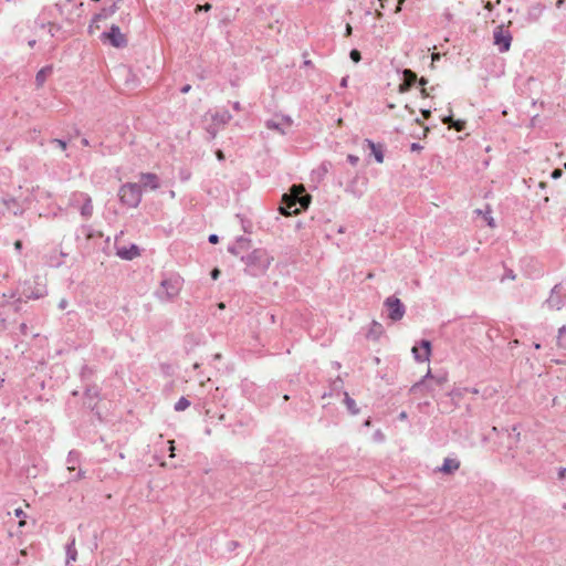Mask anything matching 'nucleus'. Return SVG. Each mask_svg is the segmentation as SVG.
Returning <instances> with one entry per match:
<instances>
[{"label": "nucleus", "mask_w": 566, "mask_h": 566, "mask_svg": "<svg viewBox=\"0 0 566 566\" xmlns=\"http://www.w3.org/2000/svg\"><path fill=\"white\" fill-rule=\"evenodd\" d=\"M565 168H566V163H565Z\"/></svg>", "instance_id": "nucleus-51"}, {"label": "nucleus", "mask_w": 566, "mask_h": 566, "mask_svg": "<svg viewBox=\"0 0 566 566\" xmlns=\"http://www.w3.org/2000/svg\"><path fill=\"white\" fill-rule=\"evenodd\" d=\"M81 214L85 218V219H88L92 217L93 214V203H92V199L88 197V196H84V203L83 206L81 207Z\"/></svg>", "instance_id": "nucleus-13"}, {"label": "nucleus", "mask_w": 566, "mask_h": 566, "mask_svg": "<svg viewBox=\"0 0 566 566\" xmlns=\"http://www.w3.org/2000/svg\"><path fill=\"white\" fill-rule=\"evenodd\" d=\"M20 555L21 556H27L28 555V549L27 548H23L20 551Z\"/></svg>", "instance_id": "nucleus-42"}, {"label": "nucleus", "mask_w": 566, "mask_h": 566, "mask_svg": "<svg viewBox=\"0 0 566 566\" xmlns=\"http://www.w3.org/2000/svg\"><path fill=\"white\" fill-rule=\"evenodd\" d=\"M444 124H449L450 127H453L455 130L461 132L464 129L465 122L463 120H453L452 117H444Z\"/></svg>", "instance_id": "nucleus-18"}, {"label": "nucleus", "mask_w": 566, "mask_h": 566, "mask_svg": "<svg viewBox=\"0 0 566 566\" xmlns=\"http://www.w3.org/2000/svg\"><path fill=\"white\" fill-rule=\"evenodd\" d=\"M512 36L503 25H499L494 30V44L499 48L500 52H506L510 50Z\"/></svg>", "instance_id": "nucleus-5"}, {"label": "nucleus", "mask_w": 566, "mask_h": 566, "mask_svg": "<svg viewBox=\"0 0 566 566\" xmlns=\"http://www.w3.org/2000/svg\"><path fill=\"white\" fill-rule=\"evenodd\" d=\"M485 9H488L489 11H491V10L493 9V4H492V2H490V1H489V2H486V4H485Z\"/></svg>", "instance_id": "nucleus-37"}, {"label": "nucleus", "mask_w": 566, "mask_h": 566, "mask_svg": "<svg viewBox=\"0 0 566 566\" xmlns=\"http://www.w3.org/2000/svg\"><path fill=\"white\" fill-rule=\"evenodd\" d=\"M117 10V6L114 3L108 10H103L102 13L97 14L94 18V21L90 25V32L93 33L95 30L99 29V25L97 24V21L104 17H107L108 14H114Z\"/></svg>", "instance_id": "nucleus-12"}, {"label": "nucleus", "mask_w": 566, "mask_h": 566, "mask_svg": "<svg viewBox=\"0 0 566 566\" xmlns=\"http://www.w3.org/2000/svg\"><path fill=\"white\" fill-rule=\"evenodd\" d=\"M14 514H15L17 517L21 518L20 522H19V526L21 527V526L25 525V520H24L25 514L22 511V509H17L14 511Z\"/></svg>", "instance_id": "nucleus-21"}, {"label": "nucleus", "mask_w": 566, "mask_h": 566, "mask_svg": "<svg viewBox=\"0 0 566 566\" xmlns=\"http://www.w3.org/2000/svg\"><path fill=\"white\" fill-rule=\"evenodd\" d=\"M66 306H67V301H66V300H64V298H63V300H61V301H60V303H59V307H60L61 310H64V308H66Z\"/></svg>", "instance_id": "nucleus-31"}, {"label": "nucleus", "mask_w": 566, "mask_h": 566, "mask_svg": "<svg viewBox=\"0 0 566 566\" xmlns=\"http://www.w3.org/2000/svg\"><path fill=\"white\" fill-rule=\"evenodd\" d=\"M210 9H211V4H210V3H206V4H203V6H200V4H199V6H197V9H196V10H197V11H199V10L209 11Z\"/></svg>", "instance_id": "nucleus-26"}, {"label": "nucleus", "mask_w": 566, "mask_h": 566, "mask_svg": "<svg viewBox=\"0 0 566 566\" xmlns=\"http://www.w3.org/2000/svg\"><path fill=\"white\" fill-rule=\"evenodd\" d=\"M347 159H348V161H349L353 166L357 165V163H358V160H359V159H358V157H357V156H354V155H348Z\"/></svg>", "instance_id": "nucleus-25"}, {"label": "nucleus", "mask_w": 566, "mask_h": 566, "mask_svg": "<svg viewBox=\"0 0 566 566\" xmlns=\"http://www.w3.org/2000/svg\"><path fill=\"white\" fill-rule=\"evenodd\" d=\"M412 353H413L415 358H416L417 360H419V361H424V360H423V353L421 354V353H420V349H419L418 347L413 346V347H412Z\"/></svg>", "instance_id": "nucleus-23"}, {"label": "nucleus", "mask_w": 566, "mask_h": 566, "mask_svg": "<svg viewBox=\"0 0 566 566\" xmlns=\"http://www.w3.org/2000/svg\"><path fill=\"white\" fill-rule=\"evenodd\" d=\"M422 115H423L424 118H429L430 111H422Z\"/></svg>", "instance_id": "nucleus-40"}, {"label": "nucleus", "mask_w": 566, "mask_h": 566, "mask_svg": "<svg viewBox=\"0 0 566 566\" xmlns=\"http://www.w3.org/2000/svg\"><path fill=\"white\" fill-rule=\"evenodd\" d=\"M119 200L128 207H137L142 200V190L138 184L128 182L118 191Z\"/></svg>", "instance_id": "nucleus-2"}, {"label": "nucleus", "mask_w": 566, "mask_h": 566, "mask_svg": "<svg viewBox=\"0 0 566 566\" xmlns=\"http://www.w3.org/2000/svg\"><path fill=\"white\" fill-rule=\"evenodd\" d=\"M385 306L389 311V318L400 321L405 315V307L399 298L390 296L385 301Z\"/></svg>", "instance_id": "nucleus-7"}, {"label": "nucleus", "mask_w": 566, "mask_h": 566, "mask_svg": "<svg viewBox=\"0 0 566 566\" xmlns=\"http://www.w3.org/2000/svg\"><path fill=\"white\" fill-rule=\"evenodd\" d=\"M421 94H422L423 97L428 96V93H427L424 86L421 88Z\"/></svg>", "instance_id": "nucleus-44"}, {"label": "nucleus", "mask_w": 566, "mask_h": 566, "mask_svg": "<svg viewBox=\"0 0 566 566\" xmlns=\"http://www.w3.org/2000/svg\"><path fill=\"white\" fill-rule=\"evenodd\" d=\"M344 402L352 415L358 413L359 409L357 408L356 401L353 398H350L347 392H345Z\"/></svg>", "instance_id": "nucleus-17"}, {"label": "nucleus", "mask_w": 566, "mask_h": 566, "mask_svg": "<svg viewBox=\"0 0 566 566\" xmlns=\"http://www.w3.org/2000/svg\"><path fill=\"white\" fill-rule=\"evenodd\" d=\"M402 2H403V0H398V6H397L395 12H399L401 10Z\"/></svg>", "instance_id": "nucleus-34"}, {"label": "nucleus", "mask_w": 566, "mask_h": 566, "mask_svg": "<svg viewBox=\"0 0 566 566\" xmlns=\"http://www.w3.org/2000/svg\"><path fill=\"white\" fill-rule=\"evenodd\" d=\"M216 156L219 160H223L224 159V154L222 150H217L216 151Z\"/></svg>", "instance_id": "nucleus-32"}, {"label": "nucleus", "mask_w": 566, "mask_h": 566, "mask_svg": "<svg viewBox=\"0 0 566 566\" xmlns=\"http://www.w3.org/2000/svg\"><path fill=\"white\" fill-rule=\"evenodd\" d=\"M182 283L180 279H167L161 282V293L167 300L176 297L181 291Z\"/></svg>", "instance_id": "nucleus-6"}, {"label": "nucleus", "mask_w": 566, "mask_h": 566, "mask_svg": "<svg viewBox=\"0 0 566 566\" xmlns=\"http://www.w3.org/2000/svg\"><path fill=\"white\" fill-rule=\"evenodd\" d=\"M400 419H406L407 418V413L405 411H402L399 416Z\"/></svg>", "instance_id": "nucleus-45"}, {"label": "nucleus", "mask_w": 566, "mask_h": 566, "mask_svg": "<svg viewBox=\"0 0 566 566\" xmlns=\"http://www.w3.org/2000/svg\"><path fill=\"white\" fill-rule=\"evenodd\" d=\"M103 41H108L115 48H123L127 44V39L117 25H112L109 32L102 34Z\"/></svg>", "instance_id": "nucleus-4"}, {"label": "nucleus", "mask_w": 566, "mask_h": 566, "mask_svg": "<svg viewBox=\"0 0 566 566\" xmlns=\"http://www.w3.org/2000/svg\"><path fill=\"white\" fill-rule=\"evenodd\" d=\"M190 406V401L185 398V397H181L175 405V410L176 411H184L186 410L188 407Z\"/></svg>", "instance_id": "nucleus-19"}, {"label": "nucleus", "mask_w": 566, "mask_h": 566, "mask_svg": "<svg viewBox=\"0 0 566 566\" xmlns=\"http://www.w3.org/2000/svg\"><path fill=\"white\" fill-rule=\"evenodd\" d=\"M379 2H380V8L385 9L386 6H387L388 0H379Z\"/></svg>", "instance_id": "nucleus-35"}, {"label": "nucleus", "mask_w": 566, "mask_h": 566, "mask_svg": "<svg viewBox=\"0 0 566 566\" xmlns=\"http://www.w3.org/2000/svg\"><path fill=\"white\" fill-rule=\"evenodd\" d=\"M2 381H3V380L0 378V385L2 384Z\"/></svg>", "instance_id": "nucleus-50"}, {"label": "nucleus", "mask_w": 566, "mask_h": 566, "mask_svg": "<svg viewBox=\"0 0 566 566\" xmlns=\"http://www.w3.org/2000/svg\"><path fill=\"white\" fill-rule=\"evenodd\" d=\"M190 90V85H186L185 87L181 88V92L182 93H188Z\"/></svg>", "instance_id": "nucleus-39"}, {"label": "nucleus", "mask_w": 566, "mask_h": 566, "mask_svg": "<svg viewBox=\"0 0 566 566\" xmlns=\"http://www.w3.org/2000/svg\"><path fill=\"white\" fill-rule=\"evenodd\" d=\"M218 241H219V238H218V235H217V234H211V235L209 237V242H210V243L216 244V243H218Z\"/></svg>", "instance_id": "nucleus-28"}, {"label": "nucleus", "mask_w": 566, "mask_h": 566, "mask_svg": "<svg viewBox=\"0 0 566 566\" xmlns=\"http://www.w3.org/2000/svg\"><path fill=\"white\" fill-rule=\"evenodd\" d=\"M140 190H157L160 187V180L156 174H142L139 177Z\"/></svg>", "instance_id": "nucleus-8"}, {"label": "nucleus", "mask_w": 566, "mask_h": 566, "mask_svg": "<svg viewBox=\"0 0 566 566\" xmlns=\"http://www.w3.org/2000/svg\"><path fill=\"white\" fill-rule=\"evenodd\" d=\"M217 306H218L219 310H224L226 308V304L223 302L218 303Z\"/></svg>", "instance_id": "nucleus-41"}, {"label": "nucleus", "mask_w": 566, "mask_h": 566, "mask_svg": "<svg viewBox=\"0 0 566 566\" xmlns=\"http://www.w3.org/2000/svg\"><path fill=\"white\" fill-rule=\"evenodd\" d=\"M117 255L124 260H133L139 255V249L135 244L129 248H118Z\"/></svg>", "instance_id": "nucleus-9"}, {"label": "nucleus", "mask_w": 566, "mask_h": 566, "mask_svg": "<svg viewBox=\"0 0 566 566\" xmlns=\"http://www.w3.org/2000/svg\"><path fill=\"white\" fill-rule=\"evenodd\" d=\"M61 15L69 22H74L82 14L83 3L75 2L74 0H62L57 4Z\"/></svg>", "instance_id": "nucleus-3"}, {"label": "nucleus", "mask_w": 566, "mask_h": 566, "mask_svg": "<svg viewBox=\"0 0 566 566\" xmlns=\"http://www.w3.org/2000/svg\"><path fill=\"white\" fill-rule=\"evenodd\" d=\"M220 273H221V272H220V270H219V269H217V268H216V269H213V270L211 271V277H212V280H217V279L220 276Z\"/></svg>", "instance_id": "nucleus-27"}, {"label": "nucleus", "mask_w": 566, "mask_h": 566, "mask_svg": "<svg viewBox=\"0 0 566 566\" xmlns=\"http://www.w3.org/2000/svg\"><path fill=\"white\" fill-rule=\"evenodd\" d=\"M352 33V27L347 24L346 27V34L349 35Z\"/></svg>", "instance_id": "nucleus-43"}, {"label": "nucleus", "mask_w": 566, "mask_h": 566, "mask_svg": "<svg viewBox=\"0 0 566 566\" xmlns=\"http://www.w3.org/2000/svg\"><path fill=\"white\" fill-rule=\"evenodd\" d=\"M311 203V196L305 193L303 185H293L290 193H285L282 198L280 212L284 216H293L307 209Z\"/></svg>", "instance_id": "nucleus-1"}, {"label": "nucleus", "mask_w": 566, "mask_h": 566, "mask_svg": "<svg viewBox=\"0 0 566 566\" xmlns=\"http://www.w3.org/2000/svg\"><path fill=\"white\" fill-rule=\"evenodd\" d=\"M52 73V67L51 66H46V67H43L41 69L36 76H35V82H36V85L38 86H42L44 84V82L46 81V77Z\"/></svg>", "instance_id": "nucleus-14"}, {"label": "nucleus", "mask_w": 566, "mask_h": 566, "mask_svg": "<svg viewBox=\"0 0 566 566\" xmlns=\"http://www.w3.org/2000/svg\"><path fill=\"white\" fill-rule=\"evenodd\" d=\"M4 322V318L0 315V325Z\"/></svg>", "instance_id": "nucleus-48"}, {"label": "nucleus", "mask_w": 566, "mask_h": 566, "mask_svg": "<svg viewBox=\"0 0 566 566\" xmlns=\"http://www.w3.org/2000/svg\"><path fill=\"white\" fill-rule=\"evenodd\" d=\"M367 143L377 163L381 164L384 161V154L381 147L379 145H376L371 140H367Z\"/></svg>", "instance_id": "nucleus-15"}, {"label": "nucleus", "mask_w": 566, "mask_h": 566, "mask_svg": "<svg viewBox=\"0 0 566 566\" xmlns=\"http://www.w3.org/2000/svg\"><path fill=\"white\" fill-rule=\"evenodd\" d=\"M349 55L355 63H358L361 60V55L358 50H352Z\"/></svg>", "instance_id": "nucleus-22"}, {"label": "nucleus", "mask_w": 566, "mask_h": 566, "mask_svg": "<svg viewBox=\"0 0 566 566\" xmlns=\"http://www.w3.org/2000/svg\"><path fill=\"white\" fill-rule=\"evenodd\" d=\"M419 84L423 87V86L427 84V80H426V78H423V77H421V78L419 80Z\"/></svg>", "instance_id": "nucleus-38"}, {"label": "nucleus", "mask_w": 566, "mask_h": 566, "mask_svg": "<svg viewBox=\"0 0 566 566\" xmlns=\"http://www.w3.org/2000/svg\"><path fill=\"white\" fill-rule=\"evenodd\" d=\"M460 468V462L457 459L447 458L443 461L440 471L446 474H451Z\"/></svg>", "instance_id": "nucleus-11"}, {"label": "nucleus", "mask_w": 566, "mask_h": 566, "mask_svg": "<svg viewBox=\"0 0 566 566\" xmlns=\"http://www.w3.org/2000/svg\"><path fill=\"white\" fill-rule=\"evenodd\" d=\"M169 452H170V457L174 458L175 457V446H174V440H170L169 441Z\"/></svg>", "instance_id": "nucleus-29"}, {"label": "nucleus", "mask_w": 566, "mask_h": 566, "mask_svg": "<svg viewBox=\"0 0 566 566\" xmlns=\"http://www.w3.org/2000/svg\"><path fill=\"white\" fill-rule=\"evenodd\" d=\"M429 379H434V381H436V384H437V385H443V384L447 381V377H446V376L434 378V377L430 374V371H428V374L424 376V378L421 380V382H420V384H417V385H415V386L412 387V390L418 389L421 385H426V384H427V381H428Z\"/></svg>", "instance_id": "nucleus-16"}, {"label": "nucleus", "mask_w": 566, "mask_h": 566, "mask_svg": "<svg viewBox=\"0 0 566 566\" xmlns=\"http://www.w3.org/2000/svg\"><path fill=\"white\" fill-rule=\"evenodd\" d=\"M34 44H35V40H32V41H30V42H29V45H30L31 48H33V46H34Z\"/></svg>", "instance_id": "nucleus-46"}, {"label": "nucleus", "mask_w": 566, "mask_h": 566, "mask_svg": "<svg viewBox=\"0 0 566 566\" xmlns=\"http://www.w3.org/2000/svg\"><path fill=\"white\" fill-rule=\"evenodd\" d=\"M52 143L55 144L61 150L66 149V143L62 139H53Z\"/></svg>", "instance_id": "nucleus-24"}, {"label": "nucleus", "mask_w": 566, "mask_h": 566, "mask_svg": "<svg viewBox=\"0 0 566 566\" xmlns=\"http://www.w3.org/2000/svg\"><path fill=\"white\" fill-rule=\"evenodd\" d=\"M421 347L423 349V360H429L431 355V344L429 340H422Z\"/></svg>", "instance_id": "nucleus-20"}, {"label": "nucleus", "mask_w": 566, "mask_h": 566, "mask_svg": "<svg viewBox=\"0 0 566 566\" xmlns=\"http://www.w3.org/2000/svg\"><path fill=\"white\" fill-rule=\"evenodd\" d=\"M71 560H75L76 559V553H74L71 557H70Z\"/></svg>", "instance_id": "nucleus-47"}, {"label": "nucleus", "mask_w": 566, "mask_h": 566, "mask_svg": "<svg viewBox=\"0 0 566 566\" xmlns=\"http://www.w3.org/2000/svg\"><path fill=\"white\" fill-rule=\"evenodd\" d=\"M377 17L380 18L381 17V12L380 11H377Z\"/></svg>", "instance_id": "nucleus-49"}, {"label": "nucleus", "mask_w": 566, "mask_h": 566, "mask_svg": "<svg viewBox=\"0 0 566 566\" xmlns=\"http://www.w3.org/2000/svg\"><path fill=\"white\" fill-rule=\"evenodd\" d=\"M417 82V74L411 70L403 71V83L400 84L399 91L406 92L408 91L415 83Z\"/></svg>", "instance_id": "nucleus-10"}, {"label": "nucleus", "mask_w": 566, "mask_h": 566, "mask_svg": "<svg viewBox=\"0 0 566 566\" xmlns=\"http://www.w3.org/2000/svg\"><path fill=\"white\" fill-rule=\"evenodd\" d=\"M14 248H15V250H21L22 249V241L21 240H17L14 242Z\"/></svg>", "instance_id": "nucleus-33"}, {"label": "nucleus", "mask_w": 566, "mask_h": 566, "mask_svg": "<svg viewBox=\"0 0 566 566\" xmlns=\"http://www.w3.org/2000/svg\"><path fill=\"white\" fill-rule=\"evenodd\" d=\"M431 57H432V62L438 61L440 59V54L433 53Z\"/></svg>", "instance_id": "nucleus-36"}, {"label": "nucleus", "mask_w": 566, "mask_h": 566, "mask_svg": "<svg viewBox=\"0 0 566 566\" xmlns=\"http://www.w3.org/2000/svg\"><path fill=\"white\" fill-rule=\"evenodd\" d=\"M562 176V170L560 169H555L553 172H552V177L554 179H557Z\"/></svg>", "instance_id": "nucleus-30"}]
</instances>
